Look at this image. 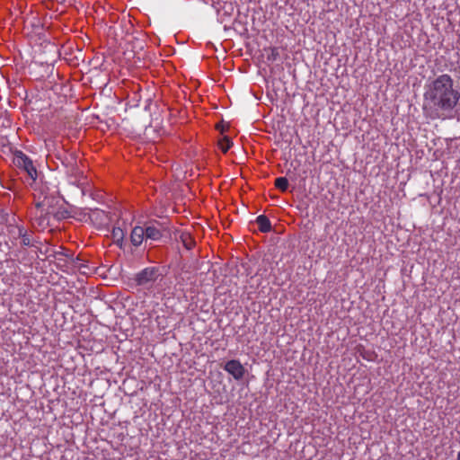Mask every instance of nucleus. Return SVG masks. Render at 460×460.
<instances>
[{
  "label": "nucleus",
  "mask_w": 460,
  "mask_h": 460,
  "mask_svg": "<svg viewBox=\"0 0 460 460\" xmlns=\"http://www.w3.org/2000/svg\"><path fill=\"white\" fill-rule=\"evenodd\" d=\"M459 100L460 92L455 87L454 79L447 74H442L426 85L424 114L431 119H452Z\"/></svg>",
  "instance_id": "f257e3e1"
},
{
  "label": "nucleus",
  "mask_w": 460,
  "mask_h": 460,
  "mask_svg": "<svg viewBox=\"0 0 460 460\" xmlns=\"http://www.w3.org/2000/svg\"><path fill=\"white\" fill-rule=\"evenodd\" d=\"M163 274L158 267H147L135 275L137 286L151 288Z\"/></svg>",
  "instance_id": "f03ea898"
},
{
  "label": "nucleus",
  "mask_w": 460,
  "mask_h": 460,
  "mask_svg": "<svg viewBox=\"0 0 460 460\" xmlns=\"http://www.w3.org/2000/svg\"><path fill=\"white\" fill-rule=\"evenodd\" d=\"M14 164L22 169L28 175L32 182H35L38 178V172L33 165V162L22 151H16L13 158Z\"/></svg>",
  "instance_id": "7ed1b4c3"
},
{
  "label": "nucleus",
  "mask_w": 460,
  "mask_h": 460,
  "mask_svg": "<svg viewBox=\"0 0 460 460\" xmlns=\"http://www.w3.org/2000/svg\"><path fill=\"white\" fill-rule=\"evenodd\" d=\"M224 370L230 374L235 380L243 378L246 369L237 359L228 360L223 367Z\"/></svg>",
  "instance_id": "20e7f679"
},
{
  "label": "nucleus",
  "mask_w": 460,
  "mask_h": 460,
  "mask_svg": "<svg viewBox=\"0 0 460 460\" xmlns=\"http://www.w3.org/2000/svg\"><path fill=\"white\" fill-rule=\"evenodd\" d=\"M143 231L146 238V242L150 241H158L163 237V231L161 228V224L158 222H153L143 226Z\"/></svg>",
  "instance_id": "39448f33"
},
{
  "label": "nucleus",
  "mask_w": 460,
  "mask_h": 460,
  "mask_svg": "<svg viewBox=\"0 0 460 460\" xmlns=\"http://www.w3.org/2000/svg\"><path fill=\"white\" fill-rule=\"evenodd\" d=\"M17 237L21 239L22 246L37 247V243H39V241L34 238L33 233L28 231L23 226L17 227Z\"/></svg>",
  "instance_id": "423d86ee"
},
{
  "label": "nucleus",
  "mask_w": 460,
  "mask_h": 460,
  "mask_svg": "<svg viewBox=\"0 0 460 460\" xmlns=\"http://www.w3.org/2000/svg\"><path fill=\"white\" fill-rule=\"evenodd\" d=\"M24 28L31 29L32 32L37 34H41L44 31V26L41 22L40 19L37 15H32L31 17H27L24 20Z\"/></svg>",
  "instance_id": "0eeeda50"
},
{
  "label": "nucleus",
  "mask_w": 460,
  "mask_h": 460,
  "mask_svg": "<svg viewBox=\"0 0 460 460\" xmlns=\"http://www.w3.org/2000/svg\"><path fill=\"white\" fill-rule=\"evenodd\" d=\"M145 238L143 226H135L130 234V242L134 246H139Z\"/></svg>",
  "instance_id": "6e6552de"
},
{
  "label": "nucleus",
  "mask_w": 460,
  "mask_h": 460,
  "mask_svg": "<svg viewBox=\"0 0 460 460\" xmlns=\"http://www.w3.org/2000/svg\"><path fill=\"white\" fill-rule=\"evenodd\" d=\"M90 218L93 221L99 222L102 225L108 224L110 221L108 214L105 211L98 208L91 210Z\"/></svg>",
  "instance_id": "1a4fd4ad"
},
{
  "label": "nucleus",
  "mask_w": 460,
  "mask_h": 460,
  "mask_svg": "<svg viewBox=\"0 0 460 460\" xmlns=\"http://www.w3.org/2000/svg\"><path fill=\"white\" fill-rule=\"evenodd\" d=\"M178 238L187 250H191L196 244L195 240L192 238L191 234L189 232H180Z\"/></svg>",
  "instance_id": "9d476101"
},
{
  "label": "nucleus",
  "mask_w": 460,
  "mask_h": 460,
  "mask_svg": "<svg viewBox=\"0 0 460 460\" xmlns=\"http://www.w3.org/2000/svg\"><path fill=\"white\" fill-rule=\"evenodd\" d=\"M256 223L258 224L261 232L268 233L271 231L270 221L265 215H261L257 217Z\"/></svg>",
  "instance_id": "9b49d317"
},
{
  "label": "nucleus",
  "mask_w": 460,
  "mask_h": 460,
  "mask_svg": "<svg viewBox=\"0 0 460 460\" xmlns=\"http://www.w3.org/2000/svg\"><path fill=\"white\" fill-rule=\"evenodd\" d=\"M46 206L48 207V208H49V207H50L49 199L47 196L44 197L42 201H40V202L36 203V207L38 208H44ZM46 213L47 214L53 213L56 217H59V215H60L61 217H68V212L66 210H64L62 212L58 211L57 213H54L53 211H50L49 209H47Z\"/></svg>",
  "instance_id": "f8f14e48"
},
{
  "label": "nucleus",
  "mask_w": 460,
  "mask_h": 460,
  "mask_svg": "<svg viewBox=\"0 0 460 460\" xmlns=\"http://www.w3.org/2000/svg\"><path fill=\"white\" fill-rule=\"evenodd\" d=\"M111 237L113 242L121 248L124 242L123 230L120 227H113Z\"/></svg>",
  "instance_id": "ddd939ff"
},
{
  "label": "nucleus",
  "mask_w": 460,
  "mask_h": 460,
  "mask_svg": "<svg viewBox=\"0 0 460 460\" xmlns=\"http://www.w3.org/2000/svg\"><path fill=\"white\" fill-rule=\"evenodd\" d=\"M275 187L285 192L288 188V181L286 177H279L275 180Z\"/></svg>",
  "instance_id": "4468645a"
},
{
  "label": "nucleus",
  "mask_w": 460,
  "mask_h": 460,
  "mask_svg": "<svg viewBox=\"0 0 460 460\" xmlns=\"http://www.w3.org/2000/svg\"><path fill=\"white\" fill-rule=\"evenodd\" d=\"M232 145H233V142L226 136H225L218 142V146L223 153H226L229 150V148L232 146Z\"/></svg>",
  "instance_id": "2eb2a0df"
},
{
  "label": "nucleus",
  "mask_w": 460,
  "mask_h": 460,
  "mask_svg": "<svg viewBox=\"0 0 460 460\" xmlns=\"http://www.w3.org/2000/svg\"><path fill=\"white\" fill-rule=\"evenodd\" d=\"M279 57V51L277 49H271L270 54L268 56V59L271 61H275Z\"/></svg>",
  "instance_id": "dca6fc26"
},
{
  "label": "nucleus",
  "mask_w": 460,
  "mask_h": 460,
  "mask_svg": "<svg viewBox=\"0 0 460 460\" xmlns=\"http://www.w3.org/2000/svg\"><path fill=\"white\" fill-rule=\"evenodd\" d=\"M61 249H62V251H60V252H56V253H55V257H56L57 259H58V260H59V256L69 257V254L65 251V249H63V248H61Z\"/></svg>",
  "instance_id": "f3484780"
},
{
  "label": "nucleus",
  "mask_w": 460,
  "mask_h": 460,
  "mask_svg": "<svg viewBox=\"0 0 460 460\" xmlns=\"http://www.w3.org/2000/svg\"><path fill=\"white\" fill-rule=\"evenodd\" d=\"M79 261H80V259L78 257H76L75 259H73V262L75 263V266H79Z\"/></svg>",
  "instance_id": "a211bd4d"
},
{
  "label": "nucleus",
  "mask_w": 460,
  "mask_h": 460,
  "mask_svg": "<svg viewBox=\"0 0 460 460\" xmlns=\"http://www.w3.org/2000/svg\"><path fill=\"white\" fill-rule=\"evenodd\" d=\"M217 128L219 129L221 132H224L225 128L223 126L217 125Z\"/></svg>",
  "instance_id": "6ab92c4d"
},
{
  "label": "nucleus",
  "mask_w": 460,
  "mask_h": 460,
  "mask_svg": "<svg viewBox=\"0 0 460 460\" xmlns=\"http://www.w3.org/2000/svg\"><path fill=\"white\" fill-rule=\"evenodd\" d=\"M457 460H460V452L457 454Z\"/></svg>",
  "instance_id": "aec40b11"
}]
</instances>
